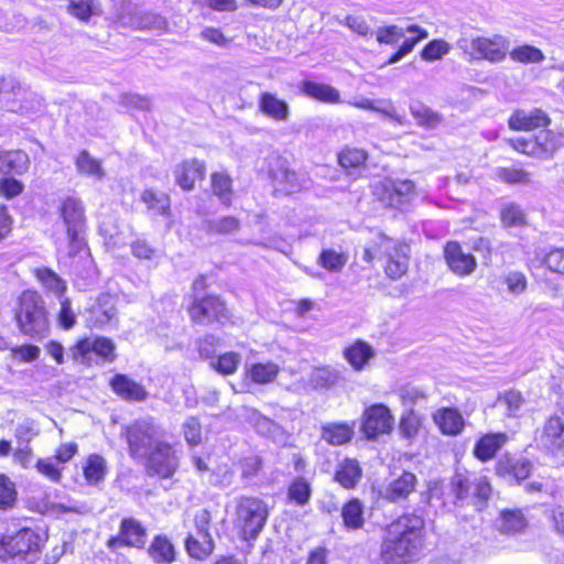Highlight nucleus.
I'll return each instance as SVG.
<instances>
[{
    "mask_svg": "<svg viewBox=\"0 0 564 564\" xmlns=\"http://www.w3.org/2000/svg\"><path fill=\"white\" fill-rule=\"evenodd\" d=\"M426 538L424 518L404 512L384 527L380 558L384 564H409L422 554Z\"/></svg>",
    "mask_w": 564,
    "mask_h": 564,
    "instance_id": "nucleus-1",
    "label": "nucleus"
},
{
    "mask_svg": "<svg viewBox=\"0 0 564 564\" xmlns=\"http://www.w3.org/2000/svg\"><path fill=\"white\" fill-rule=\"evenodd\" d=\"M209 289L208 275L200 273L191 284V293L185 311L194 326L225 325L232 323V312L226 301L218 293L207 292Z\"/></svg>",
    "mask_w": 564,
    "mask_h": 564,
    "instance_id": "nucleus-2",
    "label": "nucleus"
},
{
    "mask_svg": "<svg viewBox=\"0 0 564 564\" xmlns=\"http://www.w3.org/2000/svg\"><path fill=\"white\" fill-rule=\"evenodd\" d=\"M362 259L368 264H372L376 259H381L386 279L397 282L408 275L411 246L404 239H398L382 230H377L365 247Z\"/></svg>",
    "mask_w": 564,
    "mask_h": 564,
    "instance_id": "nucleus-3",
    "label": "nucleus"
},
{
    "mask_svg": "<svg viewBox=\"0 0 564 564\" xmlns=\"http://www.w3.org/2000/svg\"><path fill=\"white\" fill-rule=\"evenodd\" d=\"M13 321L19 332L32 339H42L51 328L50 315L41 293L34 289L23 290L15 299Z\"/></svg>",
    "mask_w": 564,
    "mask_h": 564,
    "instance_id": "nucleus-4",
    "label": "nucleus"
},
{
    "mask_svg": "<svg viewBox=\"0 0 564 564\" xmlns=\"http://www.w3.org/2000/svg\"><path fill=\"white\" fill-rule=\"evenodd\" d=\"M48 541V534L37 528L23 525L13 532L0 533V562L35 563Z\"/></svg>",
    "mask_w": 564,
    "mask_h": 564,
    "instance_id": "nucleus-5",
    "label": "nucleus"
},
{
    "mask_svg": "<svg viewBox=\"0 0 564 564\" xmlns=\"http://www.w3.org/2000/svg\"><path fill=\"white\" fill-rule=\"evenodd\" d=\"M271 509L260 497L242 495L236 499L232 527L243 542L256 541L264 530Z\"/></svg>",
    "mask_w": 564,
    "mask_h": 564,
    "instance_id": "nucleus-6",
    "label": "nucleus"
},
{
    "mask_svg": "<svg viewBox=\"0 0 564 564\" xmlns=\"http://www.w3.org/2000/svg\"><path fill=\"white\" fill-rule=\"evenodd\" d=\"M57 215L64 226L69 256L88 251L87 217L83 200L74 195L62 197L57 205Z\"/></svg>",
    "mask_w": 564,
    "mask_h": 564,
    "instance_id": "nucleus-7",
    "label": "nucleus"
},
{
    "mask_svg": "<svg viewBox=\"0 0 564 564\" xmlns=\"http://www.w3.org/2000/svg\"><path fill=\"white\" fill-rule=\"evenodd\" d=\"M505 143L517 154L535 160H550L563 147L560 133L554 130L507 138Z\"/></svg>",
    "mask_w": 564,
    "mask_h": 564,
    "instance_id": "nucleus-8",
    "label": "nucleus"
},
{
    "mask_svg": "<svg viewBox=\"0 0 564 564\" xmlns=\"http://www.w3.org/2000/svg\"><path fill=\"white\" fill-rule=\"evenodd\" d=\"M404 32H408L412 35L405 39L402 44L390 55L388 58L389 64L397 63L410 54L419 42L425 40L429 36V32L419 24H409L405 30L395 24H390L379 28L376 32L377 42L384 45H394L404 35Z\"/></svg>",
    "mask_w": 564,
    "mask_h": 564,
    "instance_id": "nucleus-9",
    "label": "nucleus"
},
{
    "mask_svg": "<svg viewBox=\"0 0 564 564\" xmlns=\"http://www.w3.org/2000/svg\"><path fill=\"white\" fill-rule=\"evenodd\" d=\"M371 192L375 200L383 208L403 212L415 196V185L408 180H383L375 184Z\"/></svg>",
    "mask_w": 564,
    "mask_h": 564,
    "instance_id": "nucleus-10",
    "label": "nucleus"
},
{
    "mask_svg": "<svg viewBox=\"0 0 564 564\" xmlns=\"http://www.w3.org/2000/svg\"><path fill=\"white\" fill-rule=\"evenodd\" d=\"M122 435L128 444L129 455L133 459H141L155 444L160 429L153 419H139L128 424Z\"/></svg>",
    "mask_w": 564,
    "mask_h": 564,
    "instance_id": "nucleus-11",
    "label": "nucleus"
},
{
    "mask_svg": "<svg viewBox=\"0 0 564 564\" xmlns=\"http://www.w3.org/2000/svg\"><path fill=\"white\" fill-rule=\"evenodd\" d=\"M394 415L384 403L367 405L360 416V432L367 441H377L393 431Z\"/></svg>",
    "mask_w": 564,
    "mask_h": 564,
    "instance_id": "nucleus-12",
    "label": "nucleus"
},
{
    "mask_svg": "<svg viewBox=\"0 0 564 564\" xmlns=\"http://www.w3.org/2000/svg\"><path fill=\"white\" fill-rule=\"evenodd\" d=\"M144 468L149 476L161 479L171 478L178 468V458L173 445L165 441H158L144 454Z\"/></svg>",
    "mask_w": 564,
    "mask_h": 564,
    "instance_id": "nucleus-13",
    "label": "nucleus"
},
{
    "mask_svg": "<svg viewBox=\"0 0 564 564\" xmlns=\"http://www.w3.org/2000/svg\"><path fill=\"white\" fill-rule=\"evenodd\" d=\"M267 175L274 194L292 195L303 189L296 171L291 169L289 160L281 154L269 159Z\"/></svg>",
    "mask_w": 564,
    "mask_h": 564,
    "instance_id": "nucleus-14",
    "label": "nucleus"
},
{
    "mask_svg": "<svg viewBox=\"0 0 564 564\" xmlns=\"http://www.w3.org/2000/svg\"><path fill=\"white\" fill-rule=\"evenodd\" d=\"M470 59L488 61L490 63L503 62L509 53L510 41L502 34L491 36H475L469 41Z\"/></svg>",
    "mask_w": 564,
    "mask_h": 564,
    "instance_id": "nucleus-15",
    "label": "nucleus"
},
{
    "mask_svg": "<svg viewBox=\"0 0 564 564\" xmlns=\"http://www.w3.org/2000/svg\"><path fill=\"white\" fill-rule=\"evenodd\" d=\"M148 530L141 521L133 517H124L119 523L118 533L110 535L106 546L110 551L120 547L143 549L147 543Z\"/></svg>",
    "mask_w": 564,
    "mask_h": 564,
    "instance_id": "nucleus-16",
    "label": "nucleus"
},
{
    "mask_svg": "<svg viewBox=\"0 0 564 564\" xmlns=\"http://www.w3.org/2000/svg\"><path fill=\"white\" fill-rule=\"evenodd\" d=\"M117 312V296L109 292L100 293L85 310V326L90 330L104 329L116 318Z\"/></svg>",
    "mask_w": 564,
    "mask_h": 564,
    "instance_id": "nucleus-17",
    "label": "nucleus"
},
{
    "mask_svg": "<svg viewBox=\"0 0 564 564\" xmlns=\"http://www.w3.org/2000/svg\"><path fill=\"white\" fill-rule=\"evenodd\" d=\"M443 258L447 269L457 278H466L474 274L478 268L476 257L464 250L457 240H448L443 246Z\"/></svg>",
    "mask_w": 564,
    "mask_h": 564,
    "instance_id": "nucleus-18",
    "label": "nucleus"
},
{
    "mask_svg": "<svg viewBox=\"0 0 564 564\" xmlns=\"http://www.w3.org/2000/svg\"><path fill=\"white\" fill-rule=\"evenodd\" d=\"M552 119L550 115L542 108H533L531 110L514 109L508 120L509 130L513 132H531L535 130H551Z\"/></svg>",
    "mask_w": 564,
    "mask_h": 564,
    "instance_id": "nucleus-19",
    "label": "nucleus"
},
{
    "mask_svg": "<svg viewBox=\"0 0 564 564\" xmlns=\"http://www.w3.org/2000/svg\"><path fill=\"white\" fill-rule=\"evenodd\" d=\"M533 470V464L528 458H516L510 454L501 456L494 466L495 475L503 480L521 484Z\"/></svg>",
    "mask_w": 564,
    "mask_h": 564,
    "instance_id": "nucleus-20",
    "label": "nucleus"
},
{
    "mask_svg": "<svg viewBox=\"0 0 564 564\" xmlns=\"http://www.w3.org/2000/svg\"><path fill=\"white\" fill-rule=\"evenodd\" d=\"M370 153L367 149L346 144L336 153V162L340 170L349 176L359 177L368 169Z\"/></svg>",
    "mask_w": 564,
    "mask_h": 564,
    "instance_id": "nucleus-21",
    "label": "nucleus"
},
{
    "mask_svg": "<svg viewBox=\"0 0 564 564\" xmlns=\"http://www.w3.org/2000/svg\"><path fill=\"white\" fill-rule=\"evenodd\" d=\"M207 166L205 161L191 158L180 162L174 170L175 183L184 191L191 192L197 183L206 178Z\"/></svg>",
    "mask_w": 564,
    "mask_h": 564,
    "instance_id": "nucleus-22",
    "label": "nucleus"
},
{
    "mask_svg": "<svg viewBox=\"0 0 564 564\" xmlns=\"http://www.w3.org/2000/svg\"><path fill=\"white\" fill-rule=\"evenodd\" d=\"M509 443V435L502 431L480 434L473 446L471 454L480 463L495 459L498 453Z\"/></svg>",
    "mask_w": 564,
    "mask_h": 564,
    "instance_id": "nucleus-23",
    "label": "nucleus"
},
{
    "mask_svg": "<svg viewBox=\"0 0 564 564\" xmlns=\"http://www.w3.org/2000/svg\"><path fill=\"white\" fill-rule=\"evenodd\" d=\"M529 527V519L521 508L501 509L496 520L497 531L508 536L523 534Z\"/></svg>",
    "mask_w": 564,
    "mask_h": 564,
    "instance_id": "nucleus-24",
    "label": "nucleus"
},
{
    "mask_svg": "<svg viewBox=\"0 0 564 564\" xmlns=\"http://www.w3.org/2000/svg\"><path fill=\"white\" fill-rule=\"evenodd\" d=\"M109 387L116 395L127 402H143L149 393L142 383H139L123 373H116L109 381Z\"/></svg>",
    "mask_w": 564,
    "mask_h": 564,
    "instance_id": "nucleus-25",
    "label": "nucleus"
},
{
    "mask_svg": "<svg viewBox=\"0 0 564 564\" xmlns=\"http://www.w3.org/2000/svg\"><path fill=\"white\" fill-rule=\"evenodd\" d=\"M433 422L443 435L458 436L466 426L462 412L454 406H442L432 415Z\"/></svg>",
    "mask_w": 564,
    "mask_h": 564,
    "instance_id": "nucleus-26",
    "label": "nucleus"
},
{
    "mask_svg": "<svg viewBox=\"0 0 564 564\" xmlns=\"http://www.w3.org/2000/svg\"><path fill=\"white\" fill-rule=\"evenodd\" d=\"M281 368L273 361H257L245 368L243 381L256 386H269L276 381Z\"/></svg>",
    "mask_w": 564,
    "mask_h": 564,
    "instance_id": "nucleus-27",
    "label": "nucleus"
},
{
    "mask_svg": "<svg viewBox=\"0 0 564 564\" xmlns=\"http://www.w3.org/2000/svg\"><path fill=\"white\" fill-rule=\"evenodd\" d=\"M258 110L276 122H284L290 117L289 104L274 93L262 91L258 97Z\"/></svg>",
    "mask_w": 564,
    "mask_h": 564,
    "instance_id": "nucleus-28",
    "label": "nucleus"
},
{
    "mask_svg": "<svg viewBox=\"0 0 564 564\" xmlns=\"http://www.w3.org/2000/svg\"><path fill=\"white\" fill-rule=\"evenodd\" d=\"M416 486V475L412 471L403 470L401 475L391 480L386 487L384 499L389 502L405 500L415 491Z\"/></svg>",
    "mask_w": 564,
    "mask_h": 564,
    "instance_id": "nucleus-29",
    "label": "nucleus"
},
{
    "mask_svg": "<svg viewBox=\"0 0 564 564\" xmlns=\"http://www.w3.org/2000/svg\"><path fill=\"white\" fill-rule=\"evenodd\" d=\"M343 356L355 371H361L375 358L376 352L369 343L356 339L344 348Z\"/></svg>",
    "mask_w": 564,
    "mask_h": 564,
    "instance_id": "nucleus-30",
    "label": "nucleus"
},
{
    "mask_svg": "<svg viewBox=\"0 0 564 564\" xmlns=\"http://www.w3.org/2000/svg\"><path fill=\"white\" fill-rule=\"evenodd\" d=\"M362 478V468L356 458L346 457L340 460L334 473V481L346 490H354Z\"/></svg>",
    "mask_w": 564,
    "mask_h": 564,
    "instance_id": "nucleus-31",
    "label": "nucleus"
},
{
    "mask_svg": "<svg viewBox=\"0 0 564 564\" xmlns=\"http://www.w3.org/2000/svg\"><path fill=\"white\" fill-rule=\"evenodd\" d=\"M366 508L358 497L347 499L340 508L343 527L347 531L362 530L366 524Z\"/></svg>",
    "mask_w": 564,
    "mask_h": 564,
    "instance_id": "nucleus-32",
    "label": "nucleus"
},
{
    "mask_svg": "<svg viewBox=\"0 0 564 564\" xmlns=\"http://www.w3.org/2000/svg\"><path fill=\"white\" fill-rule=\"evenodd\" d=\"M355 424L348 422H329L321 426V438L330 446H343L352 441Z\"/></svg>",
    "mask_w": 564,
    "mask_h": 564,
    "instance_id": "nucleus-33",
    "label": "nucleus"
},
{
    "mask_svg": "<svg viewBox=\"0 0 564 564\" xmlns=\"http://www.w3.org/2000/svg\"><path fill=\"white\" fill-rule=\"evenodd\" d=\"M541 438L545 448L552 453L564 448V421L561 416L553 414L545 420Z\"/></svg>",
    "mask_w": 564,
    "mask_h": 564,
    "instance_id": "nucleus-34",
    "label": "nucleus"
},
{
    "mask_svg": "<svg viewBox=\"0 0 564 564\" xmlns=\"http://www.w3.org/2000/svg\"><path fill=\"white\" fill-rule=\"evenodd\" d=\"M31 160L29 154L21 149H0V173L23 175L29 172Z\"/></svg>",
    "mask_w": 564,
    "mask_h": 564,
    "instance_id": "nucleus-35",
    "label": "nucleus"
},
{
    "mask_svg": "<svg viewBox=\"0 0 564 564\" xmlns=\"http://www.w3.org/2000/svg\"><path fill=\"white\" fill-rule=\"evenodd\" d=\"M300 90L304 96L323 104L340 102L339 91L328 84L304 79L301 83Z\"/></svg>",
    "mask_w": 564,
    "mask_h": 564,
    "instance_id": "nucleus-36",
    "label": "nucleus"
},
{
    "mask_svg": "<svg viewBox=\"0 0 564 564\" xmlns=\"http://www.w3.org/2000/svg\"><path fill=\"white\" fill-rule=\"evenodd\" d=\"M187 555L196 561L207 560L215 551V541L212 534L188 533L184 541Z\"/></svg>",
    "mask_w": 564,
    "mask_h": 564,
    "instance_id": "nucleus-37",
    "label": "nucleus"
},
{
    "mask_svg": "<svg viewBox=\"0 0 564 564\" xmlns=\"http://www.w3.org/2000/svg\"><path fill=\"white\" fill-rule=\"evenodd\" d=\"M108 465L106 458L97 453L87 455L83 464V476L88 486H99L106 479Z\"/></svg>",
    "mask_w": 564,
    "mask_h": 564,
    "instance_id": "nucleus-38",
    "label": "nucleus"
},
{
    "mask_svg": "<svg viewBox=\"0 0 564 564\" xmlns=\"http://www.w3.org/2000/svg\"><path fill=\"white\" fill-rule=\"evenodd\" d=\"M140 199L154 215L163 217L171 215V197L167 193L148 187L142 191Z\"/></svg>",
    "mask_w": 564,
    "mask_h": 564,
    "instance_id": "nucleus-39",
    "label": "nucleus"
},
{
    "mask_svg": "<svg viewBox=\"0 0 564 564\" xmlns=\"http://www.w3.org/2000/svg\"><path fill=\"white\" fill-rule=\"evenodd\" d=\"M210 192L226 207L231 206L235 195L234 180L225 171H216L210 174Z\"/></svg>",
    "mask_w": 564,
    "mask_h": 564,
    "instance_id": "nucleus-40",
    "label": "nucleus"
},
{
    "mask_svg": "<svg viewBox=\"0 0 564 564\" xmlns=\"http://www.w3.org/2000/svg\"><path fill=\"white\" fill-rule=\"evenodd\" d=\"M148 554L156 564H171L176 557L174 544L163 534H156L152 539L148 546Z\"/></svg>",
    "mask_w": 564,
    "mask_h": 564,
    "instance_id": "nucleus-41",
    "label": "nucleus"
},
{
    "mask_svg": "<svg viewBox=\"0 0 564 564\" xmlns=\"http://www.w3.org/2000/svg\"><path fill=\"white\" fill-rule=\"evenodd\" d=\"M33 275L46 292L53 293L56 297H63L66 294V282L52 269L47 267L35 268Z\"/></svg>",
    "mask_w": 564,
    "mask_h": 564,
    "instance_id": "nucleus-42",
    "label": "nucleus"
},
{
    "mask_svg": "<svg viewBox=\"0 0 564 564\" xmlns=\"http://www.w3.org/2000/svg\"><path fill=\"white\" fill-rule=\"evenodd\" d=\"M313 495L312 484L302 476L293 478L286 487V499L299 507L310 503Z\"/></svg>",
    "mask_w": 564,
    "mask_h": 564,
    "instance_id": "nucleus-43",
    "label": "nucleus"
},
{
    "mask_svg": "<svg viewBox=\"0 0 564 564\" xmlns=\"http://www.w3.org/2000/svg\"><path fill=\"white\" fill-rule=\"evenodd\" d=\"M19 503V490L15 481L4 473H0V512L14 510Z\"/></svg>",
    "mask_w": 564,
    "mask_h": 564,
    "instance_id": "nucleus-44",
    "label": "nucleus"
},
{
    "mask_svg": "<svg viewBox=\"0 0 564 564\" xmlns=\"http://www.w3.org/2000/svg\"><path fill=\"white\" fill-rule=\"evenodd\" d=\"M499 220L503 228H521L528 225L525 212L517 203H507L499 209Z\"/></svg>",
    "mask_w": 564,
    "mask_h": 564,
    "instance_id": "nucleus-45",
    "label": "nucleus"
},
{
    "mask_svg": "<svg viewBox=\"0 0 564 564\" xmlns=\"http://www.w3.org/2000/svg\"><path fill=\"white\" fill-rule=\"evenodd\" d=\"M423 430V417L413 409L404 411L399 420L400 435L408 440H415Z\"/></svg>",
    "mask_w": 564,
    "mask_h": 564,
    "instance_id": "nucleus-46",
    "label": "nucleus"
},
{
    "mask_svg": "<svg viewBox=\"0 0 564 564\" xmlns=\"http://www.w3.org/2000/svg\"><path fill=\"white\" fill-rule=\"evenodd\" d=\"M497 180L510 186H527L532 183L531 174L523 166H501L496 171Z\"/></svg>",
    "mask_w": 564,
    "mask_h": 564,
    "instance_id": "nucleus-47",
    "label": "nucleus"
},
{
    "mask_svg": "<svg viewBox=\"0 0 564 564\" xmlns=\"http://www.w3.org/2000/svg\"><path fill=\"white\" fill-rule=\"evenodd\" d=\"M508 56L514 63L520 64H539L545 59V55L539 47L531 44H522L509 47Z\"/></svg>",
    "mask_w": 564,
    "mask_h": 564,
    "instance_id": "nucleus-48",
    "label": "nucleus"
},
{
    "mask_svg": "<svg viewBox=\"0 0 564 564\" xmlns=\"http://www.w3.org/2000/svg\"><path fill=\"white\" fill-rule=\"evenodd\" d=\"M347 252H337L334 249H323L317 259V263L330 273L340 272L347 264Z\"/></svg>",
    "mask_w": 564,
    "mask_h": 564,
    "instance_id": "nucleus-49",
    "label": "nucleus"
},
{
    "mask_svg": "<svg viewBox=\"0 0 564 564\" xmlns=\"http://www.w3.org/2000/svg\"><path fill=\"white\" fill-rule=\"evenodd\" d=\"M541 265L549 272L564 276V247H552L540 259Z\"/></svg>",
    "mask_w": 564,
    "mask_h": 564,
    "instance_id": "nucleus-50",
    "label": "nucleus"
},
{
    "mask_svg": "<svg viewBox=\"0 0 564 564\" xmlns=\"http://www.w3.org/2000/svg\"><path fill=\"white\" fill-rule=\"evenodd\" d=\"M501 283L506 286L507 292L513 296H520L529 289L528 276L519 270H512L503 274Z\"/></svg>",
    "mask_w": 564,
    "mask_h": 564,
    "instance_id": "nucleus-51",
    "label": "nucleus"
},
{
    "mask_svg": "<svg viewBox=\"0 0 564 564\" xmlns=\"http://www.w3.org/2000/svg\"><path fill=\"white\" fill-rule=\"evenodd\" d=\"M241 362V356L236 351H226L217 356L212 362V368L221 376H231L237 372Z\"/></svg>",
    "mask_w": 564,
    "mask_h": 564,
    "instance_id": "nucleus-52",
    "label": "nucleus"
},
{
    "mask_svg": "<svg viewBox=\"0 0 564 564\" xmlns=\"http://www.w3.org/2000/svg\"><path fill=\"white\" fill-rule=\"evenodd\" d=\"M59 299V308L56 312L55 319L57 326L63 330H69L77 324V315L73 308V303L69 297L64 295Z\"/></svg>",
    "mask_w": 564,
    "mask_h": 564,
    "instance_id": "nucleus-53",
    "label": "nucleus"
},
{
    "mask_svg": "<svg viewBox=\"0 0 564 564\" xmlns=\"http://www.w3.org/2000/svg\"><path fill=\"white\" fill-rule=\"evenodd\" d=\"M75 165L80 174L96 176L98 178L104 176L100 162L93 158L87 150L79 151L75 159Z\"/></svg>",
    "mask_w": 564,
    "mask_h": 564,
    "instance_id": "nucleus-54",
    "label": "nucleus"
},
{
    "mask_svg": "<svg viewBox=\"0 0 564 564\" xmlns=\"http://www.w3.org/2000/svg\"><path fill=\"white\" fill-rule=\"evenodd\" d=\"M66 11L73 18L85 23L96 14L94 0H68Z\"/></svg>",
    "mask_w": 564,
    "mask_h": 564,
    "instance_id": "nucleus-55",
    "label": "nucleus"
},
{
    "mask_svg": "<svg viewBox=\"0 0 564 564\" xmlns=\"http://www.w3.org/2000/svg\"><path fill=\"white\" fill-rule=\"evenodd\" d=\"M339 378V372L330 366L315 367L312 373L315 388H330L338 382Z\"/></svg>",
    "mask_w": 564,
    "mask_h": 564,
    "instance_id": "nucleus-56",
    "label": "nucleus"
},
{
    "mask_svg": "<svg viewBox=\"0 0 564 564\" xmlns=\"http://www.w3.org/2000/svg\"><path fill=\"white\" fill-rule=\"evenodd\" d=\"M451 51V45L443 39H434L426 43L420 52V56L425 62L441 59Z\"/></svg>",
    "mask_w": 564,
    "mask_h": 564,
    "instance_id": "nucleus-57",
    "label": "nucleus"
},
{
    "mask_svg": "<svg viewBox=\"0 0 564 564\" xmlns=\"http://www.w3.org/2000/svg\"><path fill=\"white\" fill-rule=\"evenodd\" d=\"M240 476L243 479H250L260 474L263 468V459L257 454L241 457L238 463Z\"/></svg>",
    "mask_w": 564,
    "mask_h": 564,
    "instance_id": "nucleus-58",
    "label": "nucleus"
},
{
    "mask_svg": "<svg viewBox=\"0 0 564 564\" xmlns=\"http://www.w3.org/2000/svg\"><path fill=\"white\" fill-rule=\"evenodd\" d=\"M186 443L194 447L202 443V423L197 416H189L182 426Z\"/></svg>",
    "mask_w": 564,
    "mask_h": 564,
    "instance_id": "nucleus-59",
    "label": "nucleus"
},
{
    "mask_svg": "<svg viewBox=\"0 0 564 564\" xmlns=\"http://www.w3.org/2000/svg\"><path fill=\"white\" fill-rule=\"evenodd\" d=\"M93 346L94 340H90V338H78L69 348L72 359L87 365L90 359V354L94 352Z\"/></svg>",
    "mask_w": 564,
    "mask_h": 564,
    "instance_id": "nucleus-60",
    "label": "nucleus"
},
{
    "mask_svg": "<svg viewBox=\"0 0 564 564\" xmlns=\"http://www.w3.org/2000/svg\"><path fill=\"white\" fill-rule=\"evenodd\" d=\"M455 500H465L470 495L473 482L465 474H455L449 482Z\"/></svg>",
    "mask_w": 564,
    "mask_h": 564,
    "instance_id": "nucleus-61",
    "label": "nucleus"
},
{
    "mask_svg": "<svg viewBox=\"0 0 564 564\" xmlns=\"http://www.w3.org/2000/svg\"><path fill=\"white\" fill-rule=\"evenodd\" d=\"M24 191V184L13 176L0 177V197L7 200L20 196Z\"/></svg>",
    "mask_w": 564,
    "mask_h": 564,
    "instance_id": "nucleus-62",
    "label": "nucleus"
},
{
    "mask_svg": "<svg viewBox=\"0 0 564 564\" xmlns=\"http://www.w3.org/2000/svg\"><path fill=\"white\" fill-rule=\"evenodd\" d=\"M239 228L240 221L234 216L221 217L208 226L209 232L215 235H231L238 231Z\"/></svg>",
    "mask_w": 564,
    "mask_h": 564,
    "instance_id": "nucleus-63",
    "label": "nucleus"
},
{
    "mask_svg": "<svg viewBox=\"0 0 564 564\" xmlns=\"http://www.w3.org/2000/svg\"><path fill=\"white\" fill-rule=\"evenodd\" d=\"M94 340V352L106 361H113L117 358L116 345L113 341L104 336H97Z\"/></svg>",
    "mask_w": 564,
    "mask_h": 564,
    "instance_id": "nucleus-64",
    "label": "nucleus"
}]
</instances>
